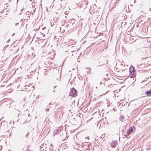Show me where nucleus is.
Listing matches in <instances>:
<instances>
[{
	"label": "nucleus",
	"instance_id": "20e7f679",
	"mask_svg": "<svg viewBox=\"0 0 151 151\" xmlns=\"http://www.w3.org/2000/svg\"><path fill=\"white\" fill-rule=\"evenodd\" d=\"M145 93L147 94V96H151V90L148 91H146Z\"/></svg>",
	"mask_w": 151,
	"mask_h": 151
},
{
	"label": "nucleus",
	"instance_id": "f03ea898",
	"mask_svg": "<svg viewBox=\"0 0 151 151\" xmlns=\"http://www.w3.org/2000/svg\"><path fill=\"white\" fill-rule=\"evenodd\" d=\"M104 64V62L103 61V59L100 58L98 62H96V66L97 67L102 66Z\"/></svg>",
	"mask_w": 151,
	"mask_h": 151
},
{
	"label": "nucleus",
	"instance_id": "f257e3e1",
	"mask_svg": "<svg viewBox=\"0 0 151 151\" xmlns=\"http://www.w3.org/2000/svg\"><path fill=\"white\" fill-rule=\"evenodd\" d=\"M77 91L73 88L71 89L70 93V95L72 96H75L77 95Z\"/></svg>",
	"mask_w": 151,
	"mask_h": 151
},
{
	"label": "nucleus",
	"instance_id": "f3484780",
	"mask_svg": "<svg viewBox=\"0 0 151 151\" xmlns=\"http://www.w3.org/2000/svg\"><path fill=\"white\" fill-rule=\"evenodd\" d=\"M98 63L99 64V65H100V63Z\"/></svg>",
	"mask_w": 151,
	"mask_h": 151
},
{
	"label": "nucleus",
	"instance_id": "423d86ee",
	"mask_svg": "<svg viewBox=\"0 0 151 151\" xmlns=\"http://www.w3.org/2000/svg\"><path fill=\"white\" fill-rule=\"evenodd\" d=\"M35 3H32V8L34 9H33V11H34V13L35 12V9H36V8H35Z\"/></svg>",
	"mask_w": 151,
	"mask_h": 151
},
{
	"label": "nucleus",
	"instance_id": "9b49d317",
	"mask_svg": "<svg viewBox=\"0 0 151 151\" xmlns=\"http://www.w3.org/2000/svg\"><path fill=\"white\" fill-rule=\"evenodd\" d=\"M49 110V109L48 108H46L45 109L46 111H48Z\"/></svg>",
	"mask_w": 151,
	"mask_h": 151
},
{
	"label": "nucleus",
	"instance_id": "f8f14e48",
	"mask_svg": "<svg viewBox=\"0 0 151 151\" xmlns=\"http://www.w3.org/2000/svg\"><path fill=\"white\" fill-rule=\"evenodd\" d=\"M17 24H18V23H16L15 25H17Z\"/></svg>",
	"mask_w": 151,
	"mask_h": 151
},
{
	"label": "nucleus",
	"instance_id": "2eb2a0df",
	"mask_svg": "<svg viewBox=\"0 0 151 151\" xmlns=\"http://www.w3.org/2000/svg\"><path fill=\"white\" fill-rule=\"evenodd\" d=\"M71 46V45H67V46Z\"/></svg>",
	"mask_w": 151,
	"mask_h": 151
},
{
	"label": "nucleus",
	"instance_id": "dca6fc26",
	"mask_svg": "<svg viewBox=\"0 0 151 151\" xmlns=\"http://www.w3.org/2000/svg\"><path fill=\"white\" fill-rule=\"evenodd\" d=\"M23 99L24 100V101H25V98H24Z\"/></svg>",
	"mask_w": 151,
	"mask_h": 151
},
{
	"label": "nucleus",
	"instance_id": "0eeeda50",
	"mask_svg": "<svg viewBox=\"0 0 151 151\" xmlns=\"http://www.w3.org/2000/svg\"><path fill=\"white\" fill-rule=\"evenodd\" d=\"M42 147L40 148V151H46V147H43L42 146Z\"/></svg>",
	"mask_w": 151,
	"mask_h": 151
},
{
	"label": "nucleus",
	"instance_id": "6e6552de",
	"mask_svg": "<svg viewBox=\"0 0 151 151\" xmlns=\"http://www.w3.org/2000/svg\"><path fill=\"white\" fill-rule=\"evenodd\" d=\"M105 134H102V135L101 136V138H103V137H104L105 136Z\"/></svg>",
	"mask_w": 151,
	"mask_h": 151
},
{
	"label": "nucleus",
	"instance_id": "7ed1b4c3",
	"mask_svg": "<svg viewBox=\"0 0 151 151\" xmlns=\"http://www.w3.org/2000/svg\"><path fill=\"white\" fill-rule=\"evenodd\" d=\"M135 129L134 127H130L127 131V134L128 135L130 134L133 131V129Z\"/></svg>",
	"mask_w": 151,
	"mask_h": 151
},
{
	"label": "nucleus",
	"instance_id": "6ab92c4d",
	"mask_svg": "<svg viewBox=\"0 0 151 151\" xmlns=\"http://www.w3.org/2000/svg\"><path fill=\"white\" fill-rule=\"evenodd\" d=\"M18 0H17V2L18 1Z\"/></svg>",
	"mask_w": 151,
	"mask_h": 151
},
{
	"label": "nucleus",
	"instance_id": "4468645a",
	"mask_svg": "<svg viewBox=\"0 0 151 151\" xmlns=\"http://www.w3.org/2000/svg\"><path fill=\"white\" fill-rule=\"evenodd\" d=\"M56 87V86H54V88H55Z\"/></svg>",
	"mask_w": 151,
	"mask_h": 151
},
{
	"label": "nucleus",
	"instance_id": "39448f33",
	"mask_svg": "<svg viewBox=\"0 0 151 151\" xmlns=\"http://www.w3.org/2000/svg\"><path fill=\"white\" fill-rule=\"evenodd\" d=\"M120 121L123 122L124 119V117L123 115H121L119 118Z\"/></svg>",
	"mask_w": 151,
	"mask_h": 151
},
{
	"label": "nucleus",
	"instance_id": "1a4fd4ad",
	"mask_svg": "<svg viewBox=\"0 0 151 151\" xmlns=\"http://www.w3.org/2000/svg\"><path fill=\"white\" fill-rule=\"evenodd\" d=\"M132 69V68H130V69H129V71L130 73H131L132 72V70H131ZM134 70V69H133L132 70V71H133Z\"/></svg>",
	"mask_w": 151,
	"mask_h": 151
},
{
	"label": "nucleus",
	"instance_id": "9d476101",
	"mask_svg": "<svg viewBox=\"0 0 151 151\" xmlns=\"http://www.w3.org/2000/svg\"><path fill=\"white\" fill-rule=\"evenodd\" d=\"M111 145V146L112 147H114V143H112Z\"/></svg>",
	"mask_w": 151,
	"mask_h": 151
},
{
	"label": "nucleus",
	"instance_id": "ddd939ff",
	"mask_svg": "<svg viewBox=\"0 0 151 151\" xmlns=\"http://www.w3.org/2000/svg\"><path fill=\"white\" fill-rule=\"evenodd\" d=\"M9 39L7 41V42H8L9 41Z\"/></svg>",
	"mask_w": 151,
	"mask_h": 151
},
{
	"label": "nucleus",
	"instance_id": "a211bd4d",
	"mask_svg": "<svg viewBox=\"0 0 151 151\" xmlns=\"http://www.w3.org/2000/svg\"><path fill=\"white\" fill-rule=\"evenodd\" d=\"M101 82H100V84H101Z\"/></svg>",
	"mask_w": 151,
	"mask_h": 151
}]
</instances>
